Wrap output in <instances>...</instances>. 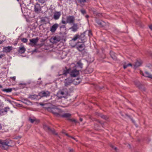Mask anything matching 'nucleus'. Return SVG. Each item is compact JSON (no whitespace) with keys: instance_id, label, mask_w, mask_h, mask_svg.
I'll list each match as a JSON object with an SVG mask.
<instances>
[{"instance_id":"052dcab7","label":"nucleus","mask_w":152,"mask_h":152,"mask_svg":"<svg viewBox=\"0 0 152 152\" xmlns=\"http://www.w3.org/2000/svg\"><path fill=\"white\" fill-rule=\"evenodd\" d=\"M85 17L87 18H88L89 17V16L88 15H86L85 16Z\"/></svg>"},{"instance_id":"20e7f679","label":"nucleus","mask_w":152,"mask_h":152,"mask_svg":"<svg viewBox=\"0 0 152 152\" xmlns=\"http://www.w3.org/2000/svg\"><path fill=\"white\" fill-rule=\"evenodd\" d=\"M60 28L61 31L60 33L61 34L62 39H64V41H65L66 37V26L64 25H62L60 26Z\"/></svg>"},{"instance_id":"e433bc0d","label":"nucleus","mask_w":152,"mask_h":152,"mask_svg":"<svg viewBox=\"0 0 152 152\" xmlns=\"http://www.w3.org/2000/svg\"><path fill=\"white\" fill-rule=\"evenodd\" d=\"M80 12H81V13L83 15H84L86 13V10H85L83 9H81L80 10Z\"/></svg>"},{"instance_id":"a18cd8bd","label":"nucleus","mask_w":152,"mask_h":152,"mask_svg":"<svg viewBox=\"0 0 152 152\" xmlns=\"http://www.w3.org/2000/svg\"><path fill=\"white\" fill-rule=\"evenodd\" d=\"M62 133L64 134L65 135H66V130H62Z\"/></svg>"},{"instance_id":"bb28decb","label":"nucleus","mask_w":152,"mask_h":152,"mask_svg":"<svg viewBox=\"0 0 152 152\" xmlns=\"http://www.w3.org/2000/svg\"><path fill=\"white\" fill-rule=\"evenodd\" d=\"M88 10L90 13L93 12L94 14H96V9L93 7H90L88 8Z\"/></svg>"},{"instance_id":"4468645a","label":"nucleus","mask_w":152,"mask_h":152,"mask_svg":"<svg viewBox=\"0 0 152 152\" xmlns=\"http://www.w3.org/2000/svg\"><path fill=\"white\" fill-rule=\"evenodd\" d=\"M13 47L12 46H7L4 47L3 48V52L6 53H8L10 52L12 49Z\"/></svg>"},{"instance_id":"603ef678","label":"nucleus","mask_w":152,"mask_h":152,"mask_svg":"<svg viewBox=\"0 0 152 152\" xmlns=\"http://www.w3.org/2000/svg\"><path fill=\"white\" fill-rule=\"evenodd\" d=\"M40 105L41 106H44L45 105V104H43L42 103H39Z\"/></svg>"},{"instance_id":"680f3d73","label":"nucleus","mask_w":152,"mask_h":152,"mask_svg":"<svg viewBox=\"0 0 152 152\" xmlns=\"http://www.w3.org/2000/svg\"><path fill=\"white\" fill-rule=\"evenodd\" d=\"M2 129V126L1 125V124L0 123V130L1 129Z\"/></svg>"},{"instance_id":"4d7b16f0","label":"nucleus","mask_w":152,"mask_h":152,"mask_svg":"<svg viewBox=\"0 0 152 152\" xmlns=\"http://www.w3.org/2000/svg\"><path fill=\"white\" fill-rule=\"evenodd\" d=\"M18 41H15V42L14 43V45H17V44H18Z\"/></svg>"},{"instance_id":"393cba45","label":"nucleus","mask_w":152,"mask_h":152,"mask_svg":"<svg viewBox=\"0 0 152 152\" xmlns=\"http://www.w3.org/2000/svg\"><path fill=\"white\" fill-rule=\"evenodd\" d=\"M71 115V114L67 113V120H68L71 122H74L75 123H76L77 121L75 119H70L69 118V117Z\"/></svg>"},{"instance_id":"7c9ffc66","label":"nucleus","mask_w":152,"mask_h":152,"mask_svg":"<svg viewBox=\"0 0 152 152\" xmlns=\"http://www.w3.org/2000/svg\"><path fill=\"white\" fill-rule=\"evenodd\" d=\"M49 132L53 134L58 135L57 133H56L54 129H50Z\"/></svg>"},{"instance_id":"a878e982","label":"nucleus","mask_w":152,"mask_h":152,"mask_svg":"<svg viewBox=\"0 0 152 152\" xmlns=\"http://www.w3.org/2000/svg\"><path fill=\"white\" fill-rule=\"evenodd\" d=\"M13 89H15V88H4L2 89V91L4 92L7 93L10 92L12 91Z\"/></svg>"},{"instance_id":"49530a36","label":"nucleus","mask_w":152,"mask_h":152,"mask_svg":"<svg viewBox=\"0 0 152 152\" xmlns=\"http://www.w3.org/2000/svg\"><path fill=\"white\" fill-rule=\"evenodd\" d=\"M5 56L4 54H0V58H2Z\"/></svg>"},{"instance_id":"473e14b6","label":"nucleus","mask_w":152,"mask_h":152,"mask_svg":"<svg viewBox=\"0 0 152 152\" xmlns=\"http://www.w3.org/2000/svg\"><path fill=\"white\" fill-rule=\"evenodd\" d=\"M21 40L23 43H27L28 41V39L26 38H23L21 39Z\"/></svg>"},{"instance_id":"9d476101","label":"nucleus","mask_w":152,"mask_h":152,"mask_svg":"<svg viewBox=\"0 0 152 152\" xmlns=\"http://www.w3.org/2000/svg\"><path fill=\"white\" fill-rule=\"evenodd\" d=\"M80 42H78L76 44V48L77 50H78L79 51L81 52L83 51L84 49V46L85 45L84 44H81L79 45V43Z\"/></svg>"},{"instance_id":"8fccbe9b","label":"nucleus","mask_w":152,"mask_h":152,"mask_svg":"<svg viewBox=\"0 0 152 152\" xmlns=\"http://www.w3.org/2000/svg\"><path fill=\"white\" fill-rule=\"evenodd\" d=\"M100 116L102 118L105 119V116L104 115H101Z\"/></svg>"},{"instance_id":"1a4fd4ad","label":"nucleus","mask_w":152,"mask_h":152,"mask_svg":"<svg viewBox=\"0 0 152 152\" xmlns=\"http://www.w3.org/2000/svg\"><path fill=\"white\" fill-rule=\"evenodd\" d=\"M51 41L53 43H56L57 42L60 41L61 39L63 40L62 39L61 37V34L60 36H55L52 37L51 38Z\"/></svg>"},{"instance_id":"f257e3e1","label":"nucleus","mask_w":152,"mask_h":152,"mask_svg":"<svg viewBox=\"0 0 152 152\" xmlns=\"http://www.w3.org/2000/svg\"><path fill=\"white\" fill-rule=\"evenodd\" d=\"M15 145L14 142L10 140H0V147L4 150H7L9 149V147L13 146Z\"/></svg>"},{"instance_id":"a19ab883","label":"nucleus","mask_w":152,"mask_h":152,"mask_svg":"<svg viewBox=\"0 0 152 152\" xmlns=\"http://www.w3.org/2000/svg\"><path fill=\"white\" fill-rule=\"evenodd\" d=\"M16 78V77L14 76L13 77H10V79H12V81H15V80Z\"/></svg>"},{"instance_id":"412c9836","label":"nucleus","mask_w":152,"mask_h":152,"mask_svg":"<svg viewBox=\"0 0 152 152\" xmlns=\"http://www.w3.org/2000/svg\"><path fill=\"white\" fill-rule=\"evenodd\" d=\"M48 18L47 17H42L41 18L40 22L42 24H46L49 23Z\"/></svg>"},{"instance_id":"338daca9","label":"nucleus","mask_w":152,"mask_h":152,"mask_svg":"<svg viewBox=\"0 0 152 152\" xmlns=\"http://www.w3.org/2000/svg\"><path fill=\"white\" fill-rule=\"evenodd\" d=\"M2 88V86L0 84V88Z\"/></svg>"},{"instance_id":"f704fd0d","label":"nucleus","mask_w":152,"mask_h":152,"mask_svg":"<svg viewBox=\"0 0 152 152\" xmlns=\"http://www.w3.org/2000/svg\"><path fill=\"white\" fill-rule=\"evenodd\" d=\"M141 63L140 62L138 61H137L135 63V66L136 67H137L140 66L141 65Z\"/></svg>"},{"instance_id":"c756f323","label":"nucleus","mask_w":152,"mask_h":152,"mask_svg":"<svg viewBox=\"0 0 152 152\" xmlns=\"http://www.w3.org/2000/svg\"><path fill=\"white\" fill-rule=\"evenodd\" d=\"M23 102L24 104H28L29 103H30L31 102L28 100L26 99H23Z\"/></svg>"},{"instance_id":"f3484780","label":"nucleus","mask_w":152,"mask_h":152,"mask_svg":"<svg viewBox=\"0 0 152 152\" xmlns=\"http://www.w3.org/2000/svg\"><path fill=\"white\" fill-rule=\"evenodd\" d=\"M59 25L56 23L53 24L50 28V31L52 33H54L58 27Z\"/></svg>"},{"instance_id":"58836bf2","label":"nucleus","mask_w":152,"mask_h":152,"mask_svg":"<svg viewBox=\"0 0 152 152\" xmlns=\"http://www.w3.org/2000/svg\"><path fill=\"white\" fill-rule=\"evenodd\" d=\"M29 121L31 123H33L35 121V119H32L31 118H29Z\"/></svg>"},{"instance_id":"aec40b11","label":"nucleus","mask_w":152,"mask_h":152,"mask_svg":"<svg viewBox=\"0 0 152 152\" xmlns=\"http://www.w3.org/2000/svg\"><path fill=\"white\" fill-rule=\"evenodd\" d=\"M78 25L77 23H73V26L69 28V29H71L72 31L73 32H75L78 29Z\"/></svg>"},{"instance_id":"0eeeda50","label":"nucleus","mask_w":152,"mask_h":152,"mask_svg":"<svg viewBox=\"0 0 152 152\" xmlns=\"http://www.w3.org/2000/svg\"><path fill=\"white\" fill-rule=\"evenodd\" d=\"M50 94V92L47 91H42L39 93V96L40 97H47L49 96Z\"/></svg>"},{"instance_id":"e2e57ef3","label":"nucleus","mask_w":152,"mask_h":152,"mask_svg":"<svg viewBox=\"0 0 152 152\" xmlns=\"http://www.w3.org/2000/svg\"><path fill=\"white\" fill-rule=\"evenodd\" d=\"M67 73H69L70 72V69H67Z\"/></svg>"},{"instance_id":"09e8293b","label":"nucleus","mask_w":152,"mask_h":152,"mask_svg":"<svg viewBox=\"0 0 152 152\" xmlns=\"http://www.w3.org/2000/svg\"><path fill=\"white\" fill-rule=\"evenodd\" d=\"M149 27L151 30V31H152V24L150 25H149Z\"/></svg>"},{"instance_id":"6ab92c4d","label":"nucleus","mask_w":152,"mask_h":152,"mask_svg":"<svg viewBox=\"0 0 152 152\" xmlns=\"http://www.w3.org/2000/svg\"><path fill=\"white\" fill-rule=\"evenodd\" d=\"M94 70L93 69L91 66H88L84 70L85 74H88L92 73Z\"/></svg>"},{"instance_id":"c85d7f7f","label":"nucleus","mask_w":152,"mask_h":152,"mask_svg":"<svg viewBox=\"0 0 152 152\" xmlns=\"http://www.w3.org/2000/svg\"><path fill=\"white\" fill-rule=\"evenodd\" d=\"M43 129L46 131L49 132L51 129L46 124H44L43 125Z\"/></svg>"},{"instance_id":"c9c22d12","label":"nucleus","mask_w":152,"mask_h":152,"mask_svg":"<svg viewBox=\"0 0 152 152\" xmlns=\"http://www.w3.org/2000/svg\"><path fill=\"white\" fill-rule=\"evenodd\" d=\"M86 32H88V35L89 37H91L92 36V33L90 30H88V31H86Z\"/></svg>"},{"instance_id":"6e6d98bb","label":"nucleus","mask_w":152,"mask_h":152,"mask_svg":"<svg viewBox=\"0 0 152 152\" xmlns=\"http://www.w3.org/2000/svg\"><path fill=\"white\" fill-rule=\"evenodd\" d=\"M73 150L72 149H70L69 150V152H73Z\"/></svg>"},{"instance_id":"864d4df0","label":"nucleus","mask_w":152,"mask_h":152,"mask_svg":"<svg viewBox=\"0 0 152 152\" xmlns=\"http://www.w3.org/2000/svg\"><path fill=\"white\" fill-rule=\"evenodd\" d=\"M64 83H65V86H66V79H65V80H64Z\"/></svg>"},{"instance_id":"3c124183","label":"nucleus","mask_w":152,"mask_h":152,"mask_svg":"<svg viewBox=\"0 0 152 152\" xmlns=\"http://www.w3.org/2000/svg\"><path fill=\"white\" fill-rule=\"evenodd\" d=\"M4 41L3 40H0V44L3 43Z\"/></svg>"},{"instance_id":"72a5a7b5","label":"nucleus","mask_w":152,"mask_h":152,"mask_svg":"<svg viewBox=\"0 0 152 152\" xmlns=\"http://www.w3.org/2000/svg\"><path fill=\"white\" fill-rule=\"evenodd\" d=\"M77 64L81 68H82L83 64L80 61H78L77 63Z\"/></svg>"},{"instance_id":"423d86ee","label":"nucleus","mask_w":152,"mask_h":152,"mask_svg":"<svg viewBox=\"0 0 152 152\" xmlns=\"http://www.w3.org/2000/svg\"><path fill=\"white\" fill-rule=\"evenodd\" d=\"M101 27L107 30L109 28V24L107 22H105L103 21H98L96 22Z\"/></svg>"},{"instance_id":"a211bd4d","label":"nucleus","mask_w":152,"mask_h":152,"mask_svg":"<svg viewBox=\"0 0 152 152\" xmlns=\"http://www.w3.org/2000/svg\"><path fill=\"white\" fill-rule=\"evenodd\" d=\"M79 74V71L75 69L71 71L70 73V75L72 77H75L77 75Z\"/></svg>"},{"instance_id":"b1692460","label":"nucleus","mask_w":152,"mask_h":152,"mask_svg":"<svg viewBox=\"0 0 152 152\" xmlns=\"http://www.w3.org/2000/svg\"><path fill=\"white\" fill-rule=\"evenodd\" d=\"M143 75L145 77L152 79V75L147 71L145 72L143 74Z\"/></svg>"},{"instance_id":"37998d69","label":"nucleus","mask_w":152,"mask_h":152,"mask_svg":"<svg viewBox=\"0 0 152 152\" xmlns=\"http://www.w3.org/2000/svg\"><path fill=\"white\" fill-rule=\"evenodd\" d=\"M21 137H22L21 136H16V137H15V138H14V139H18V138L20 139V138H21Z\"/></svg>"},{"instance_id":"ddd939ff","label":"nucleus","mask_w":152,"mask_h":152,"mask_svg":"<svg viewBox=\"0 0 152 152\" xmlns=\"http://www.w3.org/2000/svg\"><path fill=\"white\" fill-rule=\"evenodd\" d=\"M75 20V17L73 16H69L67 17V23L73 24L74 23Z\"/></svg>"},{"instance_id":"f03ea898","label":"nucleus","mask_w":152,"mask_h":152,"mask_svg":"<svg viewBox=\"0 0 152 152\" xmlns=\"http://www.w3.org/2000/svg\"><path fill=\"white\" fill-rule=\"evenodd\" d=\"M78 39L79 41L80 40L79 42L82 43H84L85 42V37L84 34L83 33L81 34L80 35L78 34H75L73 38L70 41L69 44L72 47H74L75 46L76 43H74V44H72V42H74V41H75Z\"/></svg>"},{"instance_id":"5fc2aeb1","label":"nucleus","mask_w":152,"mask_h":152,"mask_svg":"<svg viewBox=\"0 0 152 152\" xmlns=\"http://www.w3.org/2000/svg\"><path fill=\"white\" fill-rule=\"evenodd\" d=\"M20 37V36H19L18 37V38L16 40V41H18V42L19 40V38Z\"/></svg>"},{"instance_id":"de8ad7c7","label":"nucleus","mask_w":152,"mask_h":152,"mask_svg":"<svg viewBox=\"0 0 152 152\" xmlns=\"http://www.w3.org/2000/svg\"><path fill=\"white\" fill-rule=\"evenodd\" d=\"M42 81H41L40 82H38V81L37 82V84L40 85L41 84H42Z\"/></svg>"},{"instance_id":"ea45409f","label":"nucleus","mask_w":152,"mask_h":152,"mask_svg":"<svg viewBox=\"0 0 152 152\" xmlns=\"http://www.w3.org/2000/svg\"><path fill=\"white\" fill-rule=\"evenodd\" d=\"M65 70H64L63 71V73L62 74L66 76V66H65Z\"/></svg>"},{"instance_id":"dca6fc26","label":"nucleus","mask_w":152,"mask_h":152,"mask_svg":"<svg viewBox=\"0 0 152 152\" xmlns=\"http://www.w3.org/2000/svg\"><path fill=\"white\" fill-rule=\"evenodd\" d=\"M65 94L64 92L61 91H59L57 92L56 96L58 98V99H61L62 98L64 97H65L64 96Z\"/></svg>"},{"instance_id":"9b49d317","label":"nucleus","mask_w":152,"mask_h":152,"mask_svg":"<svg viewBox=\"0 0 152 152\" xmlns=\"http://www.w3.org/2000/svg\"><path fill=\"white\" fill-rule=\"evenodd\" d=\"M41 10L40 5L38 3L36 4L34 7V11L36 13H38L40 12Z\"/></svg>"},{"instance_id":"13d9d810","label":"nucleus","mask_w":152,"mask_h":152,"mask_svg":"<svg viewBox=\"0 0 152 152\" xmlns=\"http://www.w3.org/2000/svg\"><path fill=\"white\" fill-rule=\"evenodd\" d=\"M19 85H24L25 86L26 85V83H19Z\"/></svg>"},{"instance_id":"bf43d9fd","label":"nucleus","mask_w":152,"mask_h":152,"mask_svg":"<svg viewBox=\"0 0 152 152\" xmlns=\"http://www.w3.org/2000/svg\"><path fill=\"white\" fill-rule=\"evenodd\" d=\"M37 49H35L32 52H37Z\"/></svg>"},{"instance_id":"2eb2a0df","label":"nucleus","mask_w":152,"mask_h":152,"mask_svg":"<svg viewBox=\"0 0 152 152\" xmlns=\"http://www.w3.org/2000/svg\"><path fill=\"white\" fill-rule=\"evenodd\" d=\"M61 15L60 12L56 11L54 12L53 18L55 20H57L59 18Z\"/></svg>"},{"instance_id":"39448f33","label":"nucleus","mask_w":152,"mask_h":152,"mask_svg":"<svg viewBox=\"0 0 152 152\" xmlns=\"http://www.w3.org/2000/svg\"><path fill=\"white\" fill-rule=\"evenodd\" d=\"M80 81L81 80L79 77L74 80L72 79L71 77H68L67 78V85H70L73 82L75 85H78L80 83Z\"/></svg>"},{"instance_id":"0e129e2a","label":"nucleus","mask_w":152,"mask_h":152,"mask_svg":"<svg viewBox=\"0 0 152 152\" xmlns=\"http://www.w3.org/2000/svg\"><path fill=\"white\" fill-rule=\"evenodd\" d=\"M112 148H113L115 150H116L117 149V148H116V147H113V146H112Z\"/></svg>"},{"instance_id":"cd10ccee","label":"nucleus","mask_w":152,"mask_h":152,"mask_svg":"<svg viewBox=\"0 0 152 152\" xmlns=\"http://www.w3.org/2000/svg\"><path fill=\"white\" fill-rule=\"evenodd\" d=\"M61 22L63 24H66V16L65 15L63 16Z\"/></svg>"},{"instance_id":"6e6552de","label":"nucleus","mask_w":152,"mask_h":152,"mask_svg":"<svg viewBox=\"0 0 152 152\" xmlns=\"http://www.w3.org/2000/svg\"><path fill=\"white\" fill-rule=\"evenodd\" d=\"M39 40L38 37H36V38H33L29 40L30 42L28 43V45H30L31 46H34L36 45Z\"/></svg>"},{"instance_id":"5701e85b","label":"nucleus","mask_w":152,"mask_h":152,"mask_svg":"<svg viewBox=\"0 0 152 152\" xmlns=\"http://www.w3.org/2000/svg\"><path fill=\"white\" fill-rule=\"evenodd\" d=\"M26 50V48L24 46L20 47L19 48L18 52L21 54H22L24 53Z\"/></svg>"},{"instance_id":"4c0bfd02","label":"nucleus","mask_w":152,"mask_h":152,"mask_svg":"<svg viewBox=\"0 0 152 152\" xmlns=\"http://www.w3.org/2000/svg\"><path fill=\"white\" fill-rule=\"evenodd\" d=\"M38 2L41 4H44L45 3L47 0H38Z\"/></svg>"},{"instance_id":"7ed1b4c3","label":"nucleus","mask_w":152,"mask_h":152,"mask_svg":"<svg viewBox=\"0 0 152 152\" xmlns=\"http://www.w3.org/2000/svg\"><path fill=\"white\" fill-rule=\"evenodd\" d=\"M51 112L54 115L57 117L62 118H66V113L62 114L64 111L56 107H52L50 108Z\"/></svg>"},{"instance_id":"69168bd1","label":"nucleus","mask_w":152,"mask_h":152,"mask_svg":"<svg viewBox=\"0 0 152 152\" xmlns=\"http://www.w3.org/2000/svg\"><path fill=\"white\" fill-rule=\"evenodd\" d=\"M80 120L81 121H83V119L82 118H80Z\"/></svg>"},{"instance_id":"2f4dec72","label":"nucleus","mask_w":152,"mask_h":152,"mask_svg":"<svg viewBox=\"0 0 152 152\" xmlns=\"http://www.w3.org/2000/svg\"><path fill=\"white\" fill-rule=\"evenodd\" d=\"M129 66H132V64L131 63H129L127 64H124L123 66V67H124V69H125L127 67Z\"/></svg>"},{"instance_id":"774afa93","label":"nucleus","mask_w":152,"mask_h":152,"mask_svg":"<svg viewBox=\"0 0 152 152\" xmlns=\"http://www.w3.org/2000/svg\"><path fill=\"white\" fill-rule=\"evenodd\" d=\"M72 138H73V139L75 140V138H74V137H72Z\"/></svg>"},{"instance_id":"c03bdc74","label":"nucleus","mask_w":152,"mask_h":152,"mask_svg":"<svg viewBox=\"0 0 152 152\" xmlns=\"http://www.w3.org/2000/svg\"><path fill=\"white\" fill-rule=\"evenodd\" d=\"M39 122V121L38 120H36L35 119V121H34V122L35 123V124H38Z\"/></svg>"},{"instance_id":"4be33fe9","label":"nucleus","mask_w":152,"mask_h":152,"mask_svg":"<svg viewBox=\"0 0 152 152\" xmlns=\"http://www.w3.org/2000/svg\"><path fill=\"white\" fill-rule=\"evenodd\" d=\"M39 96V94L38 95L29 94L28 98L31 99L32 100H34L38 99Z\"/></svg>"},{"instance_id":"79ce46f5","label":"nucleus","mask_w":152,"mask_h":152,"mask_svg":"<svg viewBox=\"0 0 152 152\" xmlns=\"http://www.w3.org/2000/svg\"><path fill=\"white\" fill-rule=\"evenodd\" d=\"M80 3L82 4L83 3H84L86 2V0H78Z\"/></svg>"},{"instance_id":"f8f14e48","label":"nucleus","mask_w":152,"mask_h":152,"mask_svg":"<svg viewBox=\"0 0 152 152\" xmlns=\"http://www.w3.org/2000/svg\"><path fill=\"white\" fill-rule=\"evenodd\" d=\"M9 107H5L0 110V115L2 116L7 113L8 110L9 109Z\"/></svg>"}]
</instances>
